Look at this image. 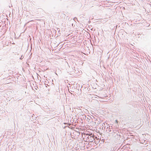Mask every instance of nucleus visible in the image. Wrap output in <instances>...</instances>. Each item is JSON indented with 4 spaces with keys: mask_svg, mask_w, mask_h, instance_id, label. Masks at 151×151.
Here are the masks:
<instances>
[{
    "mask_svg": "<svg viewBox=\"0 0 151 151\" xmlns=\"http://www.w3.org/2000/svg\"><path fill=\"white\" fill-rule=\"evenodd\" d=\"M82 73V72L81 70L79 71L77 70H76V76H78L81 75Z\"/></svg>",
    "mask_w": 151,
    "mask_h": 151,
    "instance_id": "obj_1",
    "label": "nucleus"
},
{
    "mask_svg": "<svg viewBox=\"0 0 151 151\" xmlns=\"http://www.w3.org/2000/svg\"><path fill=\"white\" fill-rule=\"evenodd\" d=\"M82 39H80L79 40H76V42H77L78 44V46L79 47L80 46L81 43H82Z\"/></svg>",
    "mask_w": 151,
    "mask_h": 151,
    "instance_id": "obj_2",
    "label": "nucleus"
},
{
    "mask_svg": "<svg viewBox=\"0 0 151 151\" xmlns=\"http://www.w3.org/2000/svg\"><path fill=\"white\" fill-rule=\"evenodd\" d=\"M77 52L79 53L78 54H77L78 58H80L81 57H82V55L83 54V52H82L79 51V52Z\"/></svg>",
    "mask_w": 151,
    "mask_h": 151,
    "instance_id": "obj_3",
    "label": "nucleus"
},
{
    "mask_svg": "<svg viewBox=\"0 0 151 151\" xmlns=\"http://www.w3.org/2000/svg\"><path fill=\"white\" fill-rule=\"evenodd\" d=\"M23 58V57L22 55V56H21V57L20 58V59H22Z\"/></svg>",
    "mask_w": 151,
    "mask_h": 151,
    "instance_id": "obj_4",
    "label": "nucleus"
},
{
    "mask_svg": "<svg viewBox=\"0 0 151 151\" xmlns=\"http://www.w3.org/2000/svg\"><path fill=\"white\" fill-rule=\"evenodd\" d=\"M75 19H76V17H75L73 19L74 20H75Z\"/></svg>",
    "mask_w": 151,
    "mask_h": 151,
    "instance_id": "obj_5",
    "label": "nucleus"
},
{
    "mask_svg": "<svg viewBox=\"0 0 151 151\" xmlns=\"http://www.w3.org/2000/svg\"><path fill=\"white\" fill-rule=\"evenodd\" d=\"M116 122L117 123V120H116Z\"/></svg>",
    "mask_w": 151,
    "mask_h": 151,
    "instance_id": "obj_6",
    "label": "nucleus"
}]
</instances>
